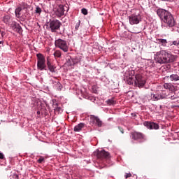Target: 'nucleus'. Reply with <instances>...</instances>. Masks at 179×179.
I'll return each mask as SVG.
<instances>
[{
  "instance_id": "nucleus-1",
  "label": "nucleus",
  "mask_w": 179,
  "mask_h": 179,
  "mask_svg": "<svg viewBox=\"0 0 179 179\" xmlns=\"http://www.w3.org/2000/svg\"><path fill=\"white\" fill-rule=\"evenodd\" d=\"M157 14L160 17L162 22L168 27H174L176 26V20L170 11L159 8L157 10Z\"/></svg>"
},
{
  "instance_id": "nucleus-2",
  "label": "nucleus",
  "mask_w": 179,
  "mask_h": 179,
  "mask_svg": "<svg viewBox=\"0 0 179 179\" xmlns=\"http://www.w3.org/2000/svg\"><path fill=\"white\" fill-rule=\"evenodd\" d=\"M155 60L158 64H170L176 61V56L166 50H161L156 54Z\"/></svg>"
},
{
  "instance_id": "nucleus-3",
  "label": "nucleus",
  "mask_w": 179,
  "mask_h": 179,
  "mask_svg": "<svg viewBox=\"0 0 179 179\" xmlns=\"http://www.w3.org/2000/svg\"><path fill=\"white\" fill-rule=\"evenodd\" d=\"M37 68L39 71H47V65L45 64V57L41 53L36 55Z\"/></svg>"
},
{
  "instance_id": "nucleus-4",
  "label": "nucleus",
  "mask_w": 179,
  "mask_h": 179,
  "mask_svg": "<svg viewBox=\"0 0 179 179\" xmlns=\"http://www.w3.org/2000/svg\"><path fill=\"white\" fill-rule=\"evenodd\" d=\"M55 45L57 48H59L64 52H68L69 51V45L66 41L59 38L55 41Z\"/></svg>"
},
{
  "instance_id": "nucleus-5",
  "label": "nucleus",
  "mask_w": 179,
  "mask_h": 179,
  "mask_svg": "<svg viewBox=\"0 0 179 179\" xmlns=\"http://www.w3.org/2000/svg\"><path fill=\"white\" fill-rule=\"evenodd\" d=\"M61 26H62V23L58 20H53L49 22V27L52 33H56L57 30H59Z\"/></svg>"
},
{
  "instance_id": "nucleus-6",
  "label": "nucleus",
  "mask_w": 179,
  "mask_h": 179,
  "mask_svg": "<svg viewBox=\"0 0 179 179\" xmlns=\"http://www.w3.org/2000/svg\"><path fill=\"white\" fill-rule=\"evenodd\" d=\"M146 83V80L141 74H136L134 76V86H138V87H143Z\"/></svg>"
},
{
  "instance_id": "nucleus-7",
  "label": "nucleus",
  "mask_w": 179,
  "mask_h": 179,
  "mask_svg": "<svg viewBox=\"0 0 179 179\" xmlns=\"http://www.w3.org/2000/svg\"><path fill=\"white\" fill-rule=\"evenodd\" d=\"M130 136L134 141H141V142L146 141V136L141 132L133 131L130 134Z\"/></svg>"
},
{
  "instance_id": "nucleus-8",
  "label": "nucleus",
  "mask_w": 179,
  "mask_h": 179,
  "mask_svg": "<svg viewBox=\"0 0 179 179\" xmlns=\"http://www.w3.org/2000/svg\"><path fill=\"white\" fill-rule=\"evenodd\" d=\"M129 23L131 25L134 24H138V23H140L141 18V15L138 14V15H131V16H129Z\"/></svg>"
},
{
  "instance_id": "nucleus-9",
  "label": "nucleus",
  "mask_w": 179,
  "mask_h": 179,
  "mask_svg": "<svg viewBox=\"0 0 179 179\" xmlns=\"http://www.w3.org/2000/svg\"><path fill=\"white\" fill-rule=\"evenodd\" d=\"M96 157L98 159H110V153L108 152H106L104 150H102L101 151L98 150L96 152Z\"/></svg>"
},
{
  "instance_id": "nucleus-10",
  "label": "nucleus",
  "mask_w": 179,
  "mask_h": 179,
  "mask_svg": "<svg viewBox=\"0 0 179 179\" xmlns=\"http://www.w3.org/2000/svg\"><path fill=\"white\" fill-rule=\"evenodd\" d=\"M55 15H56L57 17H61L65 15V8L63 5H59L57 8L55 10Z\"/></svg>"
},
{
  "instance_id": "nucleus-11",
  "label": "nucleus",
  "mask_w": 179,
  "mask_h": 179,
  "mask_svg": "<svg viewBox=\"0 0 179 179\" xmlns=\"http://www.w3.org/2000/svg\"><path fill=\"white\" fill-rule=\"evenodd\" d=\"M10 27L14 30V31H16V33H18L19 34H22V27L20 24H17L16 22H13L10 24Z\"/></svg>"
},
{
  "instance_id": "nucleus-12",
  "label": "nucleus",
  "mask_w": 179,
  "mask_h": 179,
  "mask_svg": "<svg viewBox=\"0 0 179 179\" xmlns=\"http://www.w3.org/2000/svg\"><path fill=\"white\" fill-rule=\"evenodd\" d=\"M143 124L145 127H147L148 129H159V124L157 123L145 122Z\"/></svg>"
},
{
  "instance_id": "nucleus-13",
  "label": "nucleus",
  "mask_w": 179,
  "mask_h": 179,
  "mask_svg": "<svg viewBox=\"0 0 179 179\" xmlns=\"http://www.w3.org/2000/svg\"><path fill=\"white\" fill-rule=\"evenodd\" d=\"M90 120L91 121H92V122H95V124L97 125V127H101V125H103V122H101V120H100L99 118H98L97 117L94 116V115H91L90 116Z\"/></svg>"
},
{
  "instance_id": "nucleus-14",
  "label": "nucleus",
  "mask_w": 179,
  "mask_h": 179,
  "mask_svg": "<svg viewBox=\"0 0 179 179\" xmlns=\"http://www.w3.org/2000/svg\"><path fill=\"white\" fill-rule=\"evenodd\" d=\"M151 97L155 101H157V100H162L163 99H166L167 96L164 95H160L159 94H151Z\"/></svg>"
},
{
  "instance_id": "nucleus-15",
  "label": "nucleus",
  "mask_w": 179,
  "mask_h": 179,
  "mask_svg": "<svg viewBox=\"0 0 179 179\" xmlns=\"http://www.w3.org/2000/svg\"><path fill=\"white\" fill-rule=\"evenodd\" d=\"M85 127H86V124H85V123H80L74 127L73 131L74 132H80V131H82V129H83Z\"/></svg>"
},
{
  "instance_id": "nucleus-16",
  "label": "nucleus",
  "mask_w": 179,
  "mask_h": 179,
  "mask_svg": "<svg viewBox=\"0 0 179 179\" xmlns=\"http://www.w3.org/2000/svg\"><path fill=\"white\" fill-rule=\"evenodd\" d=\"M47 66L49 69V71H50L52 72V73H55V69L57 67H55V66L52 65V64L51 62H50V60H47Z\"/></svg>"
},
{
  "instance_id": "nucleus-17",
  "label": "nucleus",
  "mask_w": 179,
  "mask_h": 179,
  "mask_svg": "<svg viewBox=\"0 0 179 179\" xmlns=\"http://www.w3.org/2000/svg\"><path fill=\"white\" fill-rule=\"evenodd\" d=\"M22 7H17L15 10V17H17L18 19L22 17Z\"/></svg>"
},
{
  "instance_id": "nucleus-18",
  "label": "nucleus",
  "mask_w": 179,
  "mask_h": 179,
  "mask_svg": "<svg viewBox=\"0 0 179 179\" xmlns=\"http://www.w3.org/2000/svg\"><path fill=\"white\" fill-rule=\"evenodd\" d=\"M126 82L128 83V85H134V83H135V76H129L126 80Z\"/></svg>"
},
{
  "instance_id": "nucleus-19",
  "label": "nucleus",
  "mask_w": 179,
  "mask_h": 179,
  "mask_svg": "<svg viewBox=\"0 0 179 179\" xmlns=\"http://www.w3.org/2000/svg\"><path fill=\"white\" fill-rule=\"evenodd\" d=\"M158 44H160L162 47L167 46V40L163 38H158L157 39Z\"/></svg>"
},
{
  "instance_id": "nucleus-20",
  "label": "nucleus",
  "mask_w": 179,
  "mask_h": 179,
  "mask_svg": "<svg viewBox=\"0 0 179 179\" xmlns=\"http://www.w3.org/2000/svg\"><path fill=\"white\" fill-rule=\"evenodd\" d=\"M169 79L171 82H178L179 76L178 74H172L169 76Z\"/></svg>"
},
{
  "instance_id": "nucleus-21",
  "label": "nucleus",
  "mask_w": 179,
  "mask_h": 179,
  "mask_svg": "<svg viewBox=\"0 0 179 179\" xmlns=\"http://www.w3.org/2000/svg\"><path fill=\"white\" fill-rule=\"evenodd\" d=\"M165 96H167L165 99H170L171 100H176V99H177L176 94L173 91L169 92L168 95H166Z\"/></svg>"
},
{
  "instance_id": "nucleus-22",
  "label": "nucleus",
  "mask_w": 179,
  "mask_h": 179,
  "mask_svg": "<svg viewBox=\"0 0 179 179\" xmlns=\"http://www.w3.org/2000/svg\"><path fill=\"white\" fill-rule=\"evenodd\" d=\"M164 88L169 89V90L173 91V90L174 89V85H173L171 83H164Z\"/></svg>"
},
{
  "instance_id": "nucleus-23",
  "label": "nucleus",
  "mask_w": 179,
  "mask_h": 179,
  "mask_svg": "<svg viewBox=\"0 0 179 179\" xmlns=\"http://www.w3.org/2000/svg\"><path fill=\"white\" fill-rule=\"evenodd\" d=\"M106 103H107L108 106H114L115 104H117V101H115V99L114 98L108 99L106 101Z\"/></svg>"
},
{
  "instance_id": "nucleus-24",
  "label": "nucleus",
  "mask_w": 179,
  "mask_h": 179,
  "mask_svg": "<svg viewBox=\"0 0 179 179\" xmlns=\"http://www.w3.org/2000/svg\"><path fill=\"white\" fill-rule=\"evenodd\" d=\"M3 23H6V24H8V23H9V22H10V16L5 15L3 17Z\"/></svg>"
},
{
  "instance_id": "nucleus-25",
  "label": "nucleus",
  "mask_w": 179,
  "mask_h": 179,
  "mask_svg": "<svg viewBox=\"0 0 179 179\" xmlns=\"http://www.w3.org/2000/svg\"><path fill=\"white\" fill-rule=\"evenodd\" d=\"M54 57L55 58H61V56L62 55V53H61L60 50H56L54 54H53Z\"/></svg>"
},
{
  "instance_id": "nucleus-26",
  "label": "nucleus",
  "mask_w": 179,
  "mask_h": 179,
  "mask_svg": "<svg viewBox=\"0 0 179 179\" xmlns=\"http://www.w3.org/2000/svg\"><path fill=\"white\" fill-rule=\"evenodd\" d=\"M20 8H22V9L24 10V9H29V5L26 3H22Z\"/></svg>"
},
{
  "instance_id": "nucleus-27",
  "label": "nucleus",
  "mask_w": 179,
  "mask_h": 179,
  "mask_svg": "<svg viewBox=\"0 0 179 179\" xmlns=\"http://www.w3.org/2000/svg\"><path fill=\"white\" fill-rule=\"evenodd\" d=\"M56 86L58 90H62V85H61V83H59V81L56 83Z\"/></svg>"
},
{
  "instance_id": "nucleus-28",
  "label": "nucleus",
  "mask_w": 179,
  "mask_h": 179,
  "mask_svg": "<svg viewBox=\"0 0 179 179\" xmlns=\"http://www.w3.org/2000/svg\"><path fill=\"white\" fill-rule=\"evenodd\" d=\"M45 162V159H44V157H41L38 160L37 162L39 163L40 164H41V163H44Z\"/></svg>"
},
{
  "instance_id": "nucleus-29",
  "label": "nucleus",
  "mask_w": 179,
  "mask_h": 179,
  "mask_svg": "<svg viewBox=\"0 0 179 179\" xmlns=\"http://www.w3.org/2000/svg\"><path fill=\"white\" fill-rule=\"evenodd\" d=\"M71 59H72L71 57L67 59V65L69 66H72V65H73V64H72V60Z\"/></svg>"
},
{
  "instance_id": "nucleus-30",
  "label": "nucleus",
  "mask_w": 179,
  "mask_h": 179,
  "mask_svg": "<svg viewBox=\"0 0 179 179\" xmlns=\"http://www.w3.org/2000/svg\"><path fill=\"white\" fill-rule=\"evenodd\" d=\"M55 113H61V111H62V108H61V107L57 106V107L55 108Z\"/></svg>"
},
{
  "instance_id": "nucleus-31",
  "label": "nucleus",
  "mask_w": 179,
  "mask_h": 179,
  "mask_svg": "<svg viewBox=\"0 0 179 179\" xmlns=\"http://www.w3.org/2000/svg\"><path fill=\"white\" fill-rule=\"evenodd\" d=\"M35 12L36 13H38V15H40V13H41L42 12L41 8L39 6H36Z\"/></svg>"
},
{
  "instance_id": "nucleus-32",
  "label": "nucleus",
  "mask_w": 179,
  "mask_h": 179,
  "mask_svg": "<svg viewBox=\"0 0 179 179\" xmlns=\"http://www.w3.org/2000/svg\"><path fill=\"white\" fill-rule=\"evenodd\" d=\"M71 61H72L73 65H75V64H78V62H79V59H72Z\"/></svg>"
},
{
  "instance_id": "nucleus-33",
  "label": "nucleus",
  "mask_w": 179,
  "mask_h": 179,
  "mask_svg": "<svg viewBox=\"0 0 179 179\" xmlns=\"http://www.w3.org/2000/svg\"><path fill=\"white\" fill-rule=\"evenodd\" d=\"M81 13H83V15H87V9L82 8Z\"/></svg>"
},
{
  "instance_id": "nucleus-34",
  "label": "nucleus",
  "mask_w": 179,
  "mask_h": 179,
  "mask_svg": "<svg viewBox=\"0 0 179 179\" xmlns=\"http://www.w3.org/2000/svg\"><path fill=\"white\" fill-rule=\"evenodd\" d=\"M79 26H80V20H78V22L76 25L75 29L76 31L79 30Z\"/></svg>"
},
{
  "instance_id": "nucleus-35",
  "label": "nucleus",
  "mask_w": 179,
  "mask_h": 179,
  "mask_svg": "<svg viewBox=\"0 0 179 179\" xmlns=\"http://www.w3.org/2000/svg\"><path fill=\"white\" fill-rule=\"evenodd\" d=\"M173 45H179V40L173 42Z\"/></svg>"
},
{
  "instance_id": "nucleus-36",
  "label": "nucleus",
  "mask_w": 179,
  "mask_h": 179,
  "mask_svg": "<svg viewBox=\"0 0 179 179\" xmlns=\"http://www.w3.org/2000/svg\"><path fill=\"white\" fill-rule=\"evenodd\" d=\"M129 177H132V174L131 173H127L125 175V178H129Z\"/></svg>"
},
{
  "instance_id": "nucleus-37",
  "label": "nucleus",
  "mask_w": 179,
  "mask_h": 179,
  "mask_svg": "<svg viewBox=\"0 0 179 179\" xmlns=\"http://www.w3.org/2000/svg\"><path fill=\"white\" fill-rule=\"evenodd\" d=\"M118 129L120 131L121 134H124V129L121 127H118Z\"/></svg>"
},
{
  "instance_id": "nucleus-38",
  "label": "nucleus",
  "mask_w": 179,
  "mask_h": 179,
  "mask_svg": "<svg viewBox=\"0 0 179 179\" xmlns=\"http://www.w3.org/2000/svg\"><path fill=\"white\" fill-rule=\"evenodd\" d=\"M0 34H1V37L3 38V36H5L6 33L3 31H1Z\"/></svg>"
},
{
  "instance_id": "nucleus-39",
  "label": "nucleus",
  "mask_w": 179,
  "mask_h": 179,
  "mask_svg": "<svg viewBox=\"0 0 179 179\" xmlns=\"http://www.w3.org/2000/svg\"><path fill=\"white\" fill-rule=\"evenodd\" d=\"M13 178H15V179H19V175H17V174H14V175H13Z\"/></svg>"
},
{
  "instance_id": "nucleus-40",
  "label": "nucleus",
  "mask_w": 179,
  "mask_h": 179,
  "mask_svg": "<svg viewBox=\"0 0 179 179\" xmlns=\"http://www.w3.org/2000/svg\"><path fill=\"white\" fill-rule=\"evenodd\" d=\"M5 156L3 155V154L2 152H0V159H4Z\"/></svg>"
},
{
  "instance_id": "nucleus-41",
  "label": "nucleus",
  "mask_w": 179,
  "mask_h": 179,
  "mask_svg": "<svg viewBox=\"0 0 179 179\" xmlns=\"http://www.w3.org/2000/svg\"><path fill=\"white\" fill-rule=\"evenodd\" d=\"M161 96H169V94H166V93L163 92Z\"/></svg>"
},
{
  "instance_id": "nucleus-42",
  "label": "nucleus",
  "mask_w": 179,
  "mask_h": 179,
  "mask_svg": "<svg viewBox=\"0 0 179 179\" xmlns=\"http://www.w3.org/2000/svg\"><path fill=\"white\" fill-rule=\"evenodd\" d=\"M37 114H38V115H40V114H41V113L40 112V110H38V111H37Z\"/></svg>"
},
{
  "instance_id": "nucleus-43",
  "label": "nucleus",
  "mask_w": 179,
  "mask_h": 179,
  "mask_svg": "<svg viewBox=\"0 0 179 179\" xmlns=\"http://www.w3.org/2000/svg\"><path fill=\"white\" fill-rule=\"evenodd\" d=\"M132 117H136V115L135 113L131 114Z\"/></svg>"
},
{
  "instance_id": "nucleus-44",
  "label": "nucleus",
  "mask_w": 179,
  "mask_h": 179,
  "mask_svg": "<svg viewBox=\"0 0 179 179\" xmlns=\"http://www.w3.org/2000/svg\"><path fill=\"white\" fill-rule=\"evenodd\" d=\"M0 44H3V41H1Z\"/></svg>"
},
{
  "instance_id": "nucleus-45",
  "label": "nucleus",
  "mask_w": 179,
  "mask_h": 179,
  "mask_svg": "<svg viewBox=\"0 0 179 179\" xmlns=\"http://www.w3.org/2000/svg\"><path fill=\"white\" fill-rule=\"evenodd\" d=\"M0 33H1V29H0Z\"/></svg>"
}]
</instances>
